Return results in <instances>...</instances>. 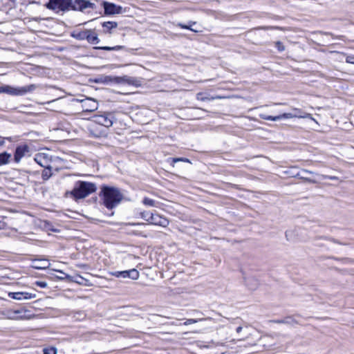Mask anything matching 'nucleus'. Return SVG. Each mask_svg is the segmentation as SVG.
Returning a JSON list of instances; mask_svg holds the SVG:
<instances>
[{"instance_id": "f257e3e1", "label": "nucleus", "mask_w": 354, "mask_h": 354, "mask_svg": "<svg viewBox=\"0 0 354 354\" xmlns=\"http://www.w3.org/2000/svg\"><path fill=\"white\" fill-rule=\"evenodd\" d=\"M99 197L102 204L108 209L116 207L123 199V195L118 187L107 185L101 186Z\"/></svg>"}, {"instance_id": "f03ea898", "label": "nucleus", "mask_w": 354, "mask_h": 354, "mask_svg": "<svg viewBox=\"0 0 354 354\" xmlns=\"http://www.w3.org/2000/svg\"><path fill=\"white\" fill-rule=\"evenodd\" d=\"M96 190L97 186L95 183L77 180L75 182L73 189L70 192H67L66 194L69 195L74 200L77 201L87 197L90 194L95 192Z\"/></svg>"}, {"instance_id": "7ed1b4c3", "label": "nucleus", "mask_w": 354, "mask_h": 354, "mask_svg": "<svg viewBox=\"0 0 354 354\" xmlns=\"http://www.w3.org/2000/svg\"><path fill=\"white\" fill-rule=\"evenodd\" d=\"M71 5V0H48L46 3V8L59 13L69 11Z\"/></svg>"}, {"instance_id": "20e7f679", "label": "nucleus", "mask_w": 354, "mask_h": 354, "mask_svg": "<svg viewBox=\"0 0 354 354\" xmlns=\"http://www.w3.org/2000/svg\"><path fill=\"white\" fill-rule=\"evenodd\" d=\"M114 120V115L111 112H103L101 113L95 114L93 116V121L95 124L103 126L105 128L111 127L113 124Z\"/></svg>"}, {"instance_id": "39448f33", "label": "nucleus", "mask_w": 354, "mask_h": 354, "mask_svg": "<svg viewBox=\"0 0 354 354\" xmlns=\"http://www.w3.org/2000/svg\"><path fill=\"white\" fill-rule=\"evenodd\" d=\"M62 91L53 86H46V95H48V100H46V105H51L52 104H58L63 98L62 95Z\"/></svg>"}, {"instance_id": "423d86ee", "label": "nucleus", "mask_w": 354, "mask_h": 354, "mask_svg": "<svg viewBox=\"0 0 354 354\" xmlns=\"http://www.w3.org/2000/svg\"><path fill=\"white\" fill-rule=\"evenodd\" d=\"M88 8L94 10H96L97 6L95 3L91 2L88 0H71L70 10L84 12Z\"/></svg>"}, {"instance_id": "0eeeda50", "label": "nucleus", "mask_w": 354, "mask_h": 354, "mask_svg": "<svg viewBox=\"0 0 354 354\" xmlns=\"http://www.w3.org/2000/svg\"><path fill=\"white\" fill-rule=\"evenodd\" d=\"M100 3L102 7L104 8L105 15H113L122 12L123 8L121 6L105 1H102Z\"/></svg>"}, {"instance_id": "6e6552de", "label": "nucleus", "mask_w": 354, "mask_h": 354, "mask_svg": "<svg viewBox=\"0 0 354 354\" xmlns=\"http://www.w3.org/2000/svg\"><path fill=\"white\" fill-rule=\"evenodd\" d=\"M111 274L118 278H129L132 280H137L140 277L139 272L135 268L129 270L111 272Z\"/></svg>"}, {"instance_id": "1a4fd4ad", "label": "nucleus", "mask_w": 354, "mask_h": 354, "mask_svg": "<svg viewBox=\"0 0 354 354\" xmlns=\"http://www.w3.org/2000/svg\"><path fill=\"white\" fill-rule=\"evenodd\" d=\"M29 91L26 86L13 88L9 86H0V93H7L13 95H23Z\"/></svg>"}, {"instance_id": "9d476101", "label": "nucleus", "mask_w": 354, "mask_h": 354, "mask_svg": "<svg viewBox=\"0 0 354 354\" xmlns=\"http://www.w3.org/2000/svg\"><path fill=\"white\" fill-rule=\"evenodd\" d=\"M81 104L82 111L92 112L97 109V102L91 97L82 98L81 100Z\"/></svg>"}, {"instance_id": "9b49d317", "label": "nucleus", "mask_w": 354, "mask_h": 354, "mask_svg": "<svg viewBox=\"0 0 354 354\" xmlns=\"http://www.w3.org/2000/svg\"><path fill=\"white\" fill-rule=\"evenodd\" d=\"M150 224L167 227L169 225V221L165 217H162L158 214L151 212Z\"/></svg>"}, {"instance_id": "f8f14e48", "label": "nucleus", "mask_w": 354, "mask_h": 354, "mask_svg": "<svg viewBox=\"0 0 354 354\" xmlns=\"http://www.w3.org/2000/svg\"><path fill=\"white\" fill-rule=\"evenodd\" d=\"M29 153V147L26 145L18 146L14 154V159L16 162H19L21 159Z\"/></svg>"}, {"instance_id": "ddd939ff", "label": "nucleus", "mask_w": 354, "mask_h": 354, "mask_svg": "<svg viewBox=\"0 0 354 354\" xmlns=\"http://www.w3.org/2000/svg\"><path fill=\"white\" fill-rule=\"evenodd\" d=\"M271 322L275 324H283L290 326H293L299 324V322L294 318L293 316H287L283 319H273Z\"/></svg>"}, {"instance_id": "4468645a", "label": "nucleus", "mask_w": 354, "mask_h": 354, "mask_svg": "<svg viewBox=\"0 0 354 354\" xmlns=\"http://www.w3.org/2000/svg\"><path fill=\"white\" fill-rule=\"evenodd\" d=\"M260 117H261V118L266 120L277 121V120H281L283 118H290L292 117V114L291 113H283V114L276 115V116L261 114Z\"/></svg>"}, {"instance_id": "2eb2a0df", "label": "nucleus", "mask_w": 354, "mask_h": 354, "mask_svg": "<svg viewBox=\"0 0 354 354\" xmlns=\"http://www.w3.org/2000/svg\"><path fill=\"white\" fill-rule=\"evenodd\" d=\"M87 41L91 44H97L100 43V39L98 38L97 34L95 32L94 30L88 29L87 30Z\"/></svg>"}, {"instance_id": "dca6fc26", "label": "nucleus", "mask_w": 354, "mask_h": 354, "mask_svg": "<svg viewBox=\"0 0 354 354\" xmlns=\"http://www.w3.org/2000/svg\"><path fill=\"white\" fill-rule=\"evenodd\" d=\"M45 157H46V180L52 175L50 171L53 169L57 170V168L55 167V165H53L52 164H47L48 159L50 161V162H53L52 156H49L48 154L46 153Z\"/></svg>"}, {"instance_id": "f3484780", "label": "nucleus", "mask_w": 354, "mask_h": 354, "mask_svg": "<svg viewBox=\"0 0 354 354\" xmlns=\"http://www.w3.org/2000/svg\"><path fill=\"white\" fill-rule=\"evenodd\" d=\"M118 23L115 21H104L102 24L104 33H112V30L118 27Z\"/></svg>"}, {"instance_id": "a211bd4d", "label": "nucleus", "mask_w": 354, "mask_h": 354, "mask_svg": "<svg viewBox=\"0 0 354 354\" xmlns=\"http://www.w3.org/2000/svg\"><path fill=\"white\" fill-rule=\"evenodd\" d=\"M118 79H120L121 81H118V82H124V83H127L129 85H133V86H138L140 85V80H139L138 79L136 78V77H128V76H124L123 77H121V78H119L118 77Z\"/></svg>"}, {"instance_id": "6ab92c4d", "label": "nucleus", "mask_w": 354, "mask_h": 354, "mask_svg": "<svg viewBox=\"0 0 354 354\" xmlns=\"http://www.w3.org/2000/svg\"><path fill=\"white\" fill-rule=\"evenodd\" d=\"M313 174V172L308 169H302L300 171L295 174L294 176L310 183H315L316 182L315 180L310 178H304V174Z\"/></svg>"}, {"instance_id": "aec40b11", "label": "nucleus", "mask_w": 354, "mask_h": 354, "mask_svg": "<svg viewBox=\"0 0 354 354\" xmlns=\"http://www.w3.org/2000/svg\"><path fill=\"white\" fill-rule=\"evenodd\" d=\"M9 296L11 297L12 299H17V300H22V299H27L30 298V294L28 292H11L9 294Z\"/></svg>"}, {"instance_id": "412c9836", "label": "nucleus", "mask_w": 354, "mask_h": 354, "mask_svg": "<svg viewBox=\"0 0 354 354\" xmlns=\"http://www.w3.org/2000/svg\"><path fill=\"white\" fill-rule=\"evenodd\" d=\"M87 30L88 29H86L84 30H82V31H73L71 34V36L77 39V40H84V39H86L87 38V36H86V34H87Z\"/></svg>"}, {"instance_id": "4be33fe9", "label": "nucleus", "mask_w": 354, "mask_h": 354, "mask_svg": "<svg viewBox=\"0 0 354 354\" xmlns=\"http://www.w3.org/2000/svg\"><path fill=\"white\" fill-rule=\"evenodd\" d=\"M95 49H97V50H108V51H111V50H124V49H126V47L124 46H120V45H118V46H96V47H94Z\"/></svg>"}, {"instance_id": "5701e85b", "label": "nucleus", "mask_w": 354, "mask_h": 354, "mask_svg": "<svg viewBox=\"0 0 354 354\" xmlns=\"http://www.w3.org/2000/svg\"><path fill=\"white\" fill-rule=\"evenodd\" d=\"M11 155L7 152L0 153V165H6L9 162Z\"/></svg>"}, {"instance_id": "b1692460", "label": "nucleus", "mask_w": 354, "mask_h": 354, "mask_svg": "<svg viewBox=\"0 0 354 354\" xmlns=\"http://www.w3.org/2000/svg\"><path fill=\"white\" fill-rule=\"evenodd\" d=\"M194 24H196V22H195V21H189L188 22V24H183V23H178V24H177V26H178V27H180V28H183V29L190 30L191 31H193V32H197V30H194V29H193V28H192V25H194Z\"/></svg>"}, {"instance_id": "393cba45", "label": "nucleus", "mask_w": 354, "mask_h": 354, "mask_svg": "<svg viewBox=\"0 0 354 354\" xmlns=\"http://www.w3.org/2000/svg\"><path fill=\"white\" fill-rule=\"evenodd\" d=\"M142 203L149 207H157L158 203L154 200L149 198L148 197H145L142 200Z\"/></svg>"}, {"instance_id": "a878e982", "label": "nucleus", "mask_w": 354, "mask_h": 354, "mask_svg": "<svg viewBox=\"0 0 354 354\" xmlns=\"http://www.w3.org/2000/svg\"><path fill=\"white\" fill-rule=\"evenodd\" d=\"M48 232H59L60 230L58 228L53 227V226L50 223H48L46 221V232H48V236H50L51 234Z\"/></svg>"}, {"instance_id": "bb28decb", "label": "nucleus", "mask_w": 354, "mask_h": 354, "mask_svg": "<svg viewBox=\"0 0 354 354\" xmlns=\"http://www.w3.org/2000/svg\"><path fill=\"white\" fill-rule=\"evenodd\" d=\"M61 109H62V105L60 104V102H59L58 104H52L50 106L48 105V106H46V110H50L51 111H55V112L60 111Z\"/></svg>"}, {"instance_id": "cd10ccee", "label": "nucleus", "mask_w": 354, "mask_h": 354, "mask_svg": "<svg viewBox=\"0 0 354 354\" xmlns=\"http://www.w3.org/2000/svg\"><path fill=\"white\" fill-rule=\"evenodd\" d=\"M26 311L23 310H17L13 312V317L16 319H23L25 317Z\"/></svg>"}, {"instance_id": "c85d7f7f", "label": "nucleus", "mask_w": 354, "mask_h": 354, "mask_svg": "<svg viewBox=\"0 0 354 354\" xmlns=\"http://www.w3.org/2000/svg\"><path fill=\"white\" fill-rule=\"evenodd\" d=\"M205 319L203 318H198V319H187L184 323L183 324L187 326V325H189V324H195V323H197L198 322H201V321H203Z\"/></svg>"}, {"instance_id": "c756f323", "label": "nucleus", "mask_w": 354, "mask_h": 354, "mask_svg": "<svg viewBox=\"0 0 354 354\" xmlns=\"http://www.w3.org/2000/svg\"><path fill=\"white\" fill-rule=\"evenodd\" d=\"M151 212H143L141 213V217L150 224L151 221Z\"/></svg>"}, {"instance_id": "7c9ffc66", "label": "nucleus", "mask_w": 354, "mask_h": 354, "mask_svg": "<svg viewBox=\"0 0 354 354\" xmlns=\"http://www.w3.org/2000/svg\"><path fill=\"white\" fill-rule=\"evenodd\" d=\"M57 348L55 346H46V354H57Z\"/></svg>"}, {"instance_id": "2f4dec72", "label": "nucleus", "mask_w": 354, "mask_h": 354, "mask_svg": "<svg viewBox=\"0 0 354 354\" xmlns=\"http://www.w3.org/2000/svg\"><path fill=\"white\" fill-rule=\"evenodd\" d=\"M275 47L277 48L278 51L283 52L285 50V46L283 44L282 42L278 41H276L274 44Z\"/></svg>"}, {"instance_id": "473e14b6", "label": "nucleus", "mask_w": 354, "mask_h": 354, "mask_svg": "<svg viewBox=\"0 0 354 354\" xmlns=\"http://www.w3.org/2000/svg\"><path fill=\"white\" fill-rule=\"evenodd\" d=\"M321 239L332 241V242H333L335 243H337V244L346 245L345 243H343L340 242L339 241H338V240H337V239H334L333 237L323 236V237H321Z\"/></svg>"}, {"instance_id": "72a5a7b5", "label": "nucleus", "mask_w": 354, "mask_h": 354, "mask_svg": "<svg viewBox=\"0 0 354 354\" xmlns=\"http://www.w3.org/2000/svg\"><path fill=\"white\" fill-rule=\"evenodd\" d=\"M177 162H190L189 160L187 158H172V162L175 163Z\"/></svg>"}, {"instance_id": "f704fd0d", "label": "nucleus", "mask_w": 354, "mask_h": 354, "mask_svg": "<svg viewBox=\"0 0 354 354\" xmlns=\"http://www.w3.org/2000/svg\"><path fill=\"white\" fill-rule=\"evenodd\" d=\"M196 99L201 101H206L209 100V98L207 97L204 96V94L202 93H197Z\"/></svg>"}, {"instance_id": "c9c22d12", "label": "nucleus", "mask_w": 354, "mask_h": 354, "mask_svg": "<svg viewBox=\"0 0 354 354\" xmlns=\"http://www.w3.org/2000/svg\"><path fill=\"white\" fill-rule=\"evenodd\" d=\"M346 62L354 64V56H353V55H348L346 57Z\"/></svg>"}, {"instance_id": "e433bc0d", "label": "nucleus", "mask_w": 354, "mask_h": 354, "mask_svg": "<svg viewBox=\"0 0 354 354\" xmlns=\"http://www.w3.org/2000/svg\"><path fill=\"white\" fill-rule=\"evenodd\" d=\"M56 272H59L60 274L57 275L56 277L59 279H63L65 277L66 274L62 271L59 270H55Z\"/></svg>"}, {"instance_id": "4c0bfd02", "label": "nucleus", "mask_w": 354, "mask_h": 354, "mask_svg": "<svg viewBox=\"0 0 354 354\" xmlns=\"http://www.w3.org/2000/svg\"><path fill=\"white\" fill-rule=\"evenodd\" d=\"M46 277H48V274H51L52 270L49 268V266H46Z\"/></svg>"}, {"instance_id": "58836bf2", "label": "nucleus", "mask_w": 354, "mask_h": 354, "mask_svg": "<svg viewBox=\"0 0 354 354\" xmlns=\"http://www.w3.org/2000/svg\"><path fill=\"white\" fill-rule=\"evenodd\" d=\"M253 281H254V285L253 286H252V287H250V289H252V290H254V289H256V288H257V286H258V282H257V280H255V279H254Z\"/></svg>"}, {"instance_id": "ea45409f", "label": "nucleus", "mask_w": 354, "mask_h": 354, "mask_svg": "<svg viewBox=\"0 0 354 354\" xmlns=\"http://www.w3.org/2000/svg\"><path fill=\"white\" fill-rule=\"evenodd\" d=\"M6 225V223L0 219V229H3Z\"/></svg>"}, {"instance_id": "a19ab883", "label": "nucleus", "mask_w": 354, "mask_h": 354, "mask_svg": "<svg viewBox=\"0 0 354 354\" xmlns=\"http://www.w3.org/2000/svg\"><path fill=\"white\" fill-rule=\"evenodd\" d=\"M290 232H289V231H286V239H287L288 241H290V238H289V236H290Z\"/></svg>"}, {"instance_id": "79ce46f5", "label": "nucleus", "mask_w": 354, "mask_h": 354, "mask_svg": "<svg viewBox=\"0 0 354 354\" xmlns=\"http://www.w3.org/2000/svg\"><path fill=\"white\" fill-rule=\"evenodd\" d=\"M37 284H38L40 287L44 288V281H39V282H37Z\"/></svg>"}, {"instance_id": "37998d69", "label": "nucleus", "mask_w": 354, "mask_h": 354, "mask_svg": "<svg viewBox=\"0 0 354 354\" xmlns=\"http://www.w3.org/2000/svg\"><path fill=\"white\" fill-rule=\"evenodd\" d=\"M77 315L80 316V317H81L82 318H84L85 317L84 313L82 312L77 313Z\"/></svg>"}, {"instance_id": "c03bdc74", "label": "nucleus", "mask_w": 354, "mask_h": 354, "mask_svg": "<svg viewBox=\"0 0 354 354\" xmlns=\"http://www.w3.org/2000/svg\"><path fill=\"white\" fill-rule=\"evenodd\" d=\"M242 330V327L241 326H239L236 329V331L239 333H240L241 331Z\"/></svg>"}, {"instance_id": "a18cd8bd", "label": "nucleus", "mask_w": 354, "mask_h": 354, "mask_svg": "<svg viewBox=\"0 0 354 354\" xmlns=\"http://www.w3.org/2000/svg\"><path fill=\"white\" fill-rule=\"evenodd\" d=\"M53 130L55 131H62V129H60L59 128H54Z\"/></svg>"}, {"instance_id": "49530a36", "label": "nucleus", "mask_w": 354, "mask_h": 354, "mask_svg": "<svg viewBox=\"0 0 354 354\" xmlns=\"http://www.w3.org/2000/svg\"><path fill=\"white\" fill-rule=\"evenodd\" d=\"M41 178H42L43 179H44V171H42V172H41Z\"/></svg>"}, {"instance_id": "de8ad7c7", "label": "nucleus", "mask_w": 354, "mask_h": 354, "mask_svg": "<svg viewBox=\"0 0 354 354\" xmlns=\"http://www.w3.org/2000/svg\"><path fill=\"white\" fill-rule=\"evenodd\" d=\"M133 225H145V223H133Z\"/></svg>"}, {"instance_id": "09e8293b", "label": "nucleus", "mask_w": 354, "mask_h": 354, "mask_svg": "<svg viewBox=\"0 0 354 354\" xmlns=\"http://www.w3.org/2000/svg\"><path fill=\"white\" fill-rule=\"evenodd\" d=\"M81 100H82V99H78V98H77V99H74V101H77V102H80V103H81Z\"/></svg>"}, {"instance_id": "8fccbe9b", "label": "nucleus", "mask_w": 354, "mask_h": 354, "mask_svg": "<svg viewBox=\"0 0 354 354\" xmlns=\"http://www.w3.org/2000/svg\"><path fill=\"white\" fill-rule=\"evenodd\" d=\"M55 161H57V162H60L61 161V159L60 158H58L57 157L55 158Z\"/></svg>"}, {"instance_id": "3c124183", "label": "nucleus", "mask_w": 354, "mask_h": 354, "mask_svg": "<svg viewBox=\"0 0 354 354\" xmlns=\"http://www.w3.org/2000/svg\"><path fill=\"white\" fill-rule=\"evenodd\" d=\"M328 178H329V179H331V180H334V179H335L336 178H335V177H334V176H330V177H329Z\"/></svg>"}, {"instance_id": "603ef678", "label": "nucleus", "mask_w": 354, "mask_h": 354, "mask_svg": "<svg viewBox=\"0 0 354 354\" xmlns=\"http://www.w3.org/2000/svg\"><path fill=\"white\" fill-rule=\"evenodd\" d=\"M77 282L80 284H82V281H81V279H79V281H77Z\"/></svg>"}, {"instance_id": "864d4df0", "label": "nucleus", "mask_w": 354, "mask_h": 354, "mask_svg": "<svg viewBox=\"0 0 354 354\" xmlns=\"http://www.w3.org/2000/svg\"><path fill=\"white\" fill-rule=\"evenodd\" d=\"M77 282L80 284H82V281H81V279H79V281H77Z\"/></svg>"}, {"instance_id": "5fc2aeb1", "label": "nucleus", "mask_w": 354, "mask_h": 354, "mask_svg": "<svg viewBox=\"0 0 354 354\" xmlns=\"http://www.w3.org/2000/svg\"><path fill=\"white\" fill-rule=\"evenodd\" d=\"M80 277V279L81 280H83V279H84V278H83V277Z\"/></svg>"}]
</instances>
